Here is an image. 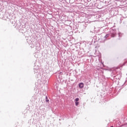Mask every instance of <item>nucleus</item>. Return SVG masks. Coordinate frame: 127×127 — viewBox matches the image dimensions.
Instances as JSON below:
<instances>
[{"mask_svg": "<svg viewBox=\"0 0 127 127\" xmlns=\"http://www.w3.org/2000/svg\"><path fill=\"white\" fill-rule=\"evenodd\" d=\"M79 98H76L75 100H74V102H75V106H78L79 105Z\"/></svg>", "mask_w": 127, "mask_h": 127, "instance_id": "1", "label": "nucleus"}, {"mask_svg": "<svg viewBox=\"0 0 127 127\" xmlns=\"http://www.w3.org/2000/svg\"><path fill=\"white\" fill-rule=\"evenodd\" d=\"M84 83L83 82H80V83H79L78 84V86H79V87L80 88V89H82V88H84Z\"/></svg>", "mask_w": 127, "mask_h": 127, "instance_id": "2", "label": "nucleus"}, {"mask_svg": "<svg viewBox=\"0 0 127 127\" xmlns=\"http://www.w3.org/2000/svg\"><path fill=\"white\" fill-rule=\"evenodd\" d=\"M46 102H49V100L47 99Z\"/></svg>", "mask_w": 127, "mask_h": 127, "instance_id": "3", "label": "nucleus"}, {"mask_svg": "<svg viewBox=\"0 0 127 127\" xmlns=\"http://www.w3.org/2000/svg\"><path fill=\"white\" fill-rule=\"evenodd\" d=\"M106 37H108V35H107L106 36Z\"/></svg>", "mask_w": 127, "mask_h": 127, "instance_id": "4", "label": "nucleus"}, {"mask_svg": "<svg viewBox=\"0 0 127 127\" xmlns=\"http://www.w3.org/2000/svg\"><path fill=\"white\" fill-rule=\"evenodd\" d=\"M111 127H114V126H111Z\"/></svg>", "mask_w": 127, "mask_h": 127, "instance_id": "5", "label": "nucleus"}]
</instances>
